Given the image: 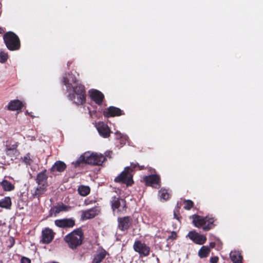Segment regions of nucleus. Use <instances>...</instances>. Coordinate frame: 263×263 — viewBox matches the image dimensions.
Wrapping results in <instances>:
<instances>
[{"label": "nucleus", "mask_w": 263, "mask_h": 263, "mask_svg": "<svg viewBox=\"0 0 263 263\" xmlns=\"http://www.w3.org/2000/svg\"><path fill=\"white\" fill-rule=\"evenodd\" d=\"M145 183L147 185L158 187L160 186V177L156 175L144 176L143 178Z\"/></svg>", "instance_id": "nucleus-8"}, {"label": "nucleus", "mask_w": 263, "mask_h": 263, "mask_svg": "<svg viewBox=\"0 0 263 263\" xmlns=\"http://www.w3.org/2000/svg\"><path fill=\"white\" fill-rule=\"evenodd\" d=\"M219 260V258L218 256H213L211 257L210 259V263H217Z\"/></svg>", "instance_id": "nucleus-33"}, {"label": "nucleus", "mask_w": 263, "mask_h": 263, "mask_svg": "<svg viewBox=\"0 0 263 263\" xmlns=\"http://www.w3.org/2000/svg\"><path fill=\"white\" fill-rule=\"evenodd\" d=\"M193 223L195 225V226L197 227V216L196 215H193Z\"/></svg>", "instance_id": "nucleus-37"}, {"label": "nucleus", "mask_w": 263, "mask_h": 263, "mask_svg": "<svg viewBox=\"0 0 263 263\" xmlns=\"http://www.w3.org/2000/svg\"><path fill=\"white\" fill-rule=\"evenodd\" d=\"M206 237L204 235H200L198 234V245H202L205 242Z\"/></svg>", "instance_id": "nucleus-32"}, {"label": "nucleus", "mask_w": 263, "mask_h": 263, "mask_svg": "<svg viewBox=\"0 0 263 263\" xmlns=\"http://www.w3.org/2000/svg\"><path fill=\"white\" fill-rule=\"evenodd\" d=\"M74 93L71 99L77 104H82L85 101V95L84 86H77L74 88Z\"/></svg>", "instance_id": "nucleus-4"}, {"label": "nucleus", "mask_w": 263, "mask_h": 263, "mask_svg": "<svg viewBox=\"0 0 263 263\" xmlns=\"http://www.w3.org/2000/svg\"><path fill=\"white\" fill-rule=\"evenodd\" d=\"M214 219L206 216L204 218H201L198 215V228H202L204 231H209L214 227Z\"/></svg>", "instance_id": "nucleus-7"}, {"label": "nucleus", "mask_w": 263, "mask_h": 263, "mask_svg": "<svg viewBox=\"0 0 263 263\" xmlns=\"http://www.w3.org/2000/svg\"><path fill=\"white\" fill-rule=\"evenodd\" d=\"M89 93L91 98L96 103L98 104H101L104 96L100 91L97 90H91Z\"/></svg>", "instance_id": "nucleus-12"}, {"label": "nucleus", "mask_w": 263, "mask_h": 263, "mask_svg": "<svg viewBox=\"0 0 263 263\" xmlns=\"http://www.w3.org/2000/svg\"><path fill=\"white\" fill-rule=\"evenodd\" d=\"M3 31H3V29H2V28H1V27H0V33H3Z\"/></svg>", "instance_id": "nucleus-40"}, {"label": "nucleus", "mask_w": 263, "mask_h": 263, "mask_svg": "<svg viewBox=\"0 0 263 263\" xmlns=\"http://www.w3.org/2000/svg\"><path fill=\"white\" fill-rule=\"evenodd\" d=\"M11 240L14 242V240H13V238H11Z\"/></svg>", "instance_id": "nucleus-41"}, {"label": "nucleus", "mask_w": 263, "mask_h": 263, "mask_svg": "<svg viewBox=\"0 0 263 263\" xmlns=\"http://www.w3.org/2000/svg\"><path fill=\"white\" fill-rule=\"evenodd\" d=\"M68 210V208L67 206L61 204L55 206L53 207L50 210V215L51 216H55L57 214L60 213L62 211H66Z\"/></svg>", "instance_id": "nucleus-20"}, {"label": "nucleus", "mask_w": 263, "mask_h": 263, "mask_svg": "<svg viewBox=\"0 0 263 263\" xmlns=\"http://www.w3.org/2000/svg\"><path fill=\"white\" fill-rule=\"evenodd\" d=\"M54 237V233L52 231L49 229L46 228L42 231V242L44 243H48L50 242Z\"/></svg>", "instance_id": "nucleus-10"}, {"label": "nucleus", "mask_w": 263, "mask_h": 263, "mask_svg": "<svg viewBox=\"0 0 263 263\" xmlns=\"http://www.w3.org/2000/svg\"><path fill=\"white\" fill-rule=\"evenodd\" d=\"M184 209L186 210H190L191 209L193 205V203L192 201L187 200H185L184 201Z\"/></svg>", "instance_id": "nucleus-31"}, {"label": "nucleus", "mask_w": 263, "mask_h": 263, "mask_svg": "<svg viewBox=\"0 0 263 263\" xmlns=\"http://www.w3.org/2000/svg\"><path fill=\"white\" fill-rule=\"evenodd\" d=\"M30 260L26 257H23L21 259V263H30Z\"/></svg>", "instance_id": "nucleus-35"}, {"label": "nucleus", "mask_w": 263, "mask_h": 263, "mask_svg": "<svg viewBox=\"0 0 263 263\" xmlns=\"http://www.w3.org/2000/svg\"><path fill=\"white\" fill-rule=\"evenodd\" d=\"M1 185L3 189L6 191H11L14 188V185L7 180H3L1 182Z\"/></svg>", "instance_id": "nucleus-24"}, {"label": "nucleus", "mask_w": 263, "mask_h": 263, "mask_svg": "<svg viewBox=\"0 0 263 263\" xmlns=\"http://www.w3.org/2000/svg\"><path fill=\"white\" fill-rule=\"evenodd\" d=\"M11 205V201L10 197H6L0 200V207L8 209Z\"/></svg>", "instance_id": "nucleus-23"}, {"label": "nucleus", "mask_w": 263, "mask_h": 263, "mask_svg": "<svg viewBox=\"0 0 263 263\" xmlns=\"http://www.w3.org/2000/svg\"><path fill=\"white\" fill-rule=\"evenodd\" d=\"M211 252V248L208 246H203L198 250V256L201 258H206Z\"/></svg>", "instance_id": "nucleus-19"}, {"label": "nucleus", "mask_w": 263, "mask_h": 263, "mask_svg": "<svg viewBox=\"0 0 263 263\" xmlns=\"http://www.w3.org/2000/svg\"><path fill=\"white\" fill-rule=\"evenodd\" d=\"M8 58V55L7 53L4 52V51H0V62L4 63L5 62Z\"/></svg>", "instance_id": "nucleus-29"}, {"label": "nucleus", "mask_w": 263, "mask_h": 263, "mask_svg": "<svg viewBox=\"0 0 263 263\" xmlns=\"http://www.w3.org/2000/svg\"><path fill=\"white\" fill-rule=\"evenodd\" d=\"M135 250L138 252L140 255L147 256L149 253V248L145 244L140 241H137L134 246Z\"/></svg>", "instance_id": "nucleus-9"}, {"label": "nucleus", "mask_w": 263, "mask_h": 263, "mask_svg": "<svg viewBox=\"0 0 263 263\" xmlns=\"http://www.w3.org/2000/svg\"><path fill=\"white\" fill-rule=\"evenodd\" d=\"M47 178V176L44 173H40L38 175L36 179L38 185H41L42 186H45V185H46Z\"/></svg>", "instance_id": "nucleus-22"}, {"label": "nucleus", "mask_w": 263, "mask_h": 263, "mask_svg": "<svg viewBox=\"0 0 263 263\" xmlns=\"http://www.w3.org/2000/svg\"><path fill=\"white\" fill-rule=\"evenodd\" d=\"M177 235L176 233L174 232H172L171 235L168 237V239H172L174 240L176 238Z\"/></svg>", "instance_id": "nucleus-36"}, {"label": "nucleus", "mask_w": 263, "mask_h": 263, "mask_svg": "<svg viewBox=\"0 0 263 263\" xmlns=\"http://www.w3.org/2000/svg\"><path fill=\"white\" fill-rule=\"evenodd\" d=\"M174 217L178 220H179V217H178L177 213L176 212H174Z\"/></svg>", "instance_id": "nucleus-38"}, {"label": "nucleus", "mask_w": 263, "mask_h": 263, "mask_svg": "<svg viewBox=\"0 0 263 263\" xmlns=\"http://www.w3.org/2000/svg\"><path fill=\"white\" fill-rule=\"evenodd\" d=\"M46 186V185H45V186H42L41 185H38V186L36 189L35 194L36 195H39V194H41L43 193H44V191H45Z\"/></svg>", "instance_id": "nucleus-30"}, {"label": "nucleus", "mask_w": 263, "mask_h": 263, "mask_svg": "<svg viewBox=\"0 0 263 263\" xmlns=\"http://www.w3.org/2000/svg\"><path fill=\"white\" fill-rule=\"evenodd\" d=\"M24 161L27 164H30L31 160L29 156H26L24 157Z\"/></svg>", "instance_id": "nucleus-34"}, {"label": "nucleus", "mask_w": 263, "mask_h": 263, "mask_svg": "<svg viewBox=\"0 0 263 263\" xmlns=\"http://www.w3.org/2000/svg\"><path fill=\"white\" fill-rule=\"evenodd\" d=\"M97 214V212L95 209H90L83 212L82 218L83 219H88L94 217Z\"/></svg>", "instance_id": "nucleus-21"}, {"label": "nucleus", "mask_w": 263, "mask_h": 263, "mask_svg": "<svg viewBox=\"0 0 263 263\" xmlns=\"http://www.w3.org/2000/svg\"><path fill=\"white\" fill-rule=\"evenodd\" d=\"M4 40L7 48L11 50H17L20 48V40L17 36L12 32L6 33Z\"/></svg>", "instance_id": "nucleus-3"}, {"label": "nucleus", "mask_w": 263, "mask_h": 263, "mask_svg": "<svg viewBox=\"0 0 263 263\" xmlns=\"http://www.w3.org/2000/svg\"><path fill=\"white\" fill-rule=\"evenodd\" d=\"M105 159V157L101 154L87 152L78 158L76 162V165L81 163H86L92 165H100L103 163Z\"/></svg>", "instance_id": "nucleus-1"}, {"label": "nucleus", "mask_w": 263, "mask_h": 263, "mask_svg": "<svg viewBox=\"0 0 263 263\" xmlns=\"http://www.w3.org/2000/svg\"><path fill=\"white\" fill-rule=\"evenodd\" d=\"M55 224L59 227H71L74 225V222L72 219H65L55 220Z\"/></svg>", "instance_id": "nucleus-14"}, {"label": "nucleus", "mask_w": 263, "mask_h": 263, "mask_svg": "<svg viewBox=\"0 0 263 263\" xmlns=\"http://www.w3.org/2000/svg\"><path fill=\"white\" fill-rule=\"evenodd\" d=\"M118 227L121 230H126L131 224V220L128 217L118 218Z\"/></svg>", "instance_id": "nucleus-13"}, {"label": "nucleus", "mask_w": 263, "mask_h": 263, "mask_svg": "<svg viewBox=\"0 0 263 263\" xmlns=\"http://www.w3.org/2000/svg\"><path fill=\"white\" fill-rule=\"evenodd\" d=\"M159 196L161 200L166 201L170 198V194L166 190L161 189L159 191Z\"/></svg>", "instance_id": "nucleus-26"}, {"label": "nucleus", "mask_w": 263, "mask_h": 263, "mask_svg": "<svg viewBox=\"0 0 263 263\" xmlns=\"http://www.w3.org/2000/svg\"><path fill=\"white\" fill-rule=\"evenodd\" d=\"M230 257L233 263H243L242 256L238 251L231 252L230 254Z\"/></svg>", "instance_id": "nucleus-17"}, {"label": "nucleus", "mask_w": 263, "mask_h": 263, "mask_svg": "<svg viewBox=\"0 0 263 263\" xmlns=\"http://www.w3.org/2000/svg\"><path fill=\"white\" fill-rule=\"evenodd\" d=\"M66 165L65 163L61 161H57L51 168V172L54 173L55 172H63L66 168Z\"/></svg>", "instance_id": "nucleus-18"}, {"label": "nucleus", "mask_w": 263, "mask_h": 263, "mask_svg": "<svg viewBox=\"0 0 263 263\" xmlns=\"http://www.w3.org/2000/svg\"><path fill=\"white\" fill-rule=\"evenodd\" d=\"M112 208L115 214L124 213L126 211L125 201L123 199L114 198L112 201Z\"/></svg>", "instance_id": "nucleus-5"}, {"label": "nucleus", "mask_w": 263, "mask_h": 263, "mask_svg": "<svg viewBox=\"0 0 263 263\" xmlns=\"http://www.w3.org/2000/svg\"><path fill=\"white\" fill-rule=\"evenodd\" d=\"M11 240L14 242V240H13V238H11Z\"/></svg>", "instance_id": "nucleus-42"}, {"label": "nucleus", "mask_w": 263, "mask_h": 263, "mask_svg": "<svg viewBox=\"0 0 263 263\" xmlns=\"http://www.w3.org/2000/svg\"><path fill=\"white\" fill-rule=\"evenodd\" d=\"M99 134L106 138L109 136L110 130L107 125L103 122H99L96 125Z\"/></svg>", "instance_id": "nucleus-11"}, {"label": "nucleus", "mask_w": 263, "mask_h": 263, "mask_svg": "<svg viewBox=\"0 0 263 263\" xmlns=\"http://www.w3.org/2000/svg\"><path fill=\"white\" fill-rule=\"evenodd\" d=\"M130 168L129 167L125 168L120 175L115 179L116 182H122L126 183L127 185H130L133 184V180L132 179V175L129 173Z\"/></svg>", "instance_id": "nucleus-6"}, {"label": "nucleus", "mask_w": 263, "mask_h": 263, "mask_svg": "<svg viewBox=\"0 0 263 263\" xmlns=\"http://www.w3.org/2000/svg\"><path fill=\"white\" fill-rule=\"evenodd\" d=\"M79 194L83 196L87 195L90 192V189L88 186H81L78 189Z\"/></svg>", "instance_id": "nucleus-27"}, {"label": "nucleus", "mask_w": 263, "mask_h": 263, "mask_svg": "<svg viewBox=\"0 0 263 263\" xmlns=\"http://www.w3.org/2000/svg\"><path fill=\"white\" fill-rule=\"evenodd\" d=\"M214 246H215V243H213V242L210 243V247H211V248H213L214 247Z\"/></svg>", "instance_id": "nucleus-39"}, {"label": "nucleus", "mask_w": 263, "mask_h": 263, "mask_svg": "<svg viewBox=\"0 0 263 263\" xmlns=\"http://www.w3.org/2000/svg\"><path fill=\"white\" fill-rule=\"evenodd\" d=\"M23 106V103L18 100H14L11 101L7 106L8 109L10 110H17L20 109Z\"/></svg>", "instance_id": "nucleus-15"}, {"label": "nucleus", "mask_w": 263, "mask_h": 263, "mask_svg": "<svg viewBox=\"0 0 263 263\" xmlns=\"http://www.w3.org/2000/svg\"><path fill=\"white\" fill-rule=\"evenodd\" d=\"M106 252L104 251H101L94 258L92 263H100L106 256Z\"/></svg>", "instance_id": "nucleus-25"}, {"label": "nucleus", "mask_w": 263, "mask_h": 263, "mask_svg": "<svg viewBox=\"0 0 263 263\" xmlns=\"http://www.w3.org/2000/svg\"><path fill=\"white\" fill-rule=\"evenodd\" d=\"M83 240V235L81 230H77L66 235L64 240L72 249L77 248L80 246Z\"/></svg>", "instance_id": "nucleus-2"}, {"label": "nucleus", "mask_w": 263, "mask_h": 263, "mask_svg": "<svg viewBox=\"0 0 263 263\" xmlns=\"http://www.w3.org/2000/svg\"><path fill=\"white\" fill-rule=\"evenodd\" d=\"M186 237L195 243H197V233L195 231L189 232Z\"/></svg>", "instance_id": "nucleus-28"}, {"label": "nucleus", "mask_w": 263, "mask_h": 263, "mask_svg": "<svg viewBox=\"0 0 263 263\" xmlns=\"http://www.w3.org/2000/svg\"><path fill=\"white\" fill-rule=\"evenodd\" d=\"M121 110L115 107H109L106 111H104V114L106 117H114L121 115Z\"/></svg>", "instance_id": "nucleus-16"}]
</instances>
